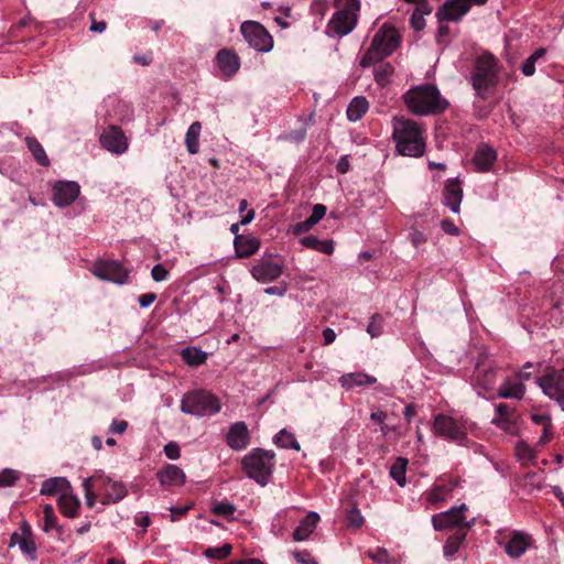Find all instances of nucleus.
Returning a JSON list of instances; mask_svg holds the SVG:
<instances>
[{"instance_id": "obj_1", "label": "nucleus", "mask_w": 564, "mask_h": 564, "mask_svg": "<svg viewBox=\"0 0 564 564\" xmlns=\"http://www.w3.org/2000/svg\"><path fill=\"white\" fill-rule=\"evenodd\" d=\"M392 126V139L400 155L420 158L425 153L426 135L420 123L411 119L394 118Z\"/></svg>"}, {"instance_id": "obj_2", "label": "nucleus", "mask_w": 564, "mask_h": 564, "mask_svg": "<svg viewBox=\"0 0 564 564\" xmlns=\"http://www.w3.org/2000/svg\"><path fill=\"white\" fill-rule=\"evenodd\" d=\"M403 99L409 110L416 116L436 115L448 107V101L432 84H422L409 89Z\"/></svg>"}, {"instance_id": "obj_3", "label": "nucleus", "mask_w": 564, "mask_h": 564, "mask_svg": "<svg viewBox=\"0 0 564 564\" xmlns=\"http://www.w3.org/2000/svg\"><path fill=\"white\" fill-rule=\"evenodd\" d=\"M400 44V37L394 26L383 24L375 34L370 46L360 59V66L370 67L394 52Z\"/></svg>"}, {"instance_id": "obj_4", "label": "nucleus", "mask_w": 564, "mask_h": 564, "mask_svg": "<svg viewBox=\"0 0 564 564\" xmlns=\"http://www.w3.org/2000/svg\"><path fill=\"white\" fill-rule=\"evenodd\" d=\"M498 61L491 54H482L475 62V67L470 76L473 88L477 95L487 99L498 83Z\"/></svg>"}, {"instance_id": "obj_5", "label": "nucleus", "mask_w": 564, "mask_h": 564, "mask_svg": "<svg viewBox=\"0 0 564 564\" xmlns=\"http://www.w3.org/2000/svg\"><path fill=\"white\" fill-rule=\"evenodd\" d=\"M274 457L272 451L254 448L242 458V468L249 478L261 486H265L272 476L275 465Z\"/></svg>"}, {"instance_id": "obj_6", "label": "nucleus", "mask_w": 564, "mask_h": 564, "mask_svg": "<svg viewBox=\"0 0 564 564\" xmlns=\"http://www.w3.org/2000/svg\"><path fill=\"white\" fill-rule=\"evenodd\" d=\"M336 6L338 10L328 22L327 34L330 36H345L356 25L360 3L359 0H336Z\"/></svg>"}, {"instance_id": "obj_7", "label": "nucleus", "mask_w": 564, "mask_h": 564, "mask_svg": "<svg viewBox=\"0 0 564 564\" xmlns=\"http://www.w3.org/2000/svg\"><path fill=\"white\" fill-rule=\"evenodd\" d=\"M220 409L219 399L205 390L187 392L181 400V411L197 417L214 415Z\"/></svg>"}, {"instance_id": "obj_8", "label": "nucleus", "mask_w": 564, "mask_h": 564, "mask_svg": "<svg viewBox=\"0 0 564 564\" xmlns=\"http://www.w3.org/2000/svg\"><path fill=\"white\" fill-rule=\"evenodd\" d=\"M466 511L467 506L462 503L449 510L436 513L432 517L433 528L436 531L457 529L459 532H467L475 524V518L467 520Z\"/></svg>"}, {"instance_id": "obj_9", "label": "nucleus", "mask_w": 564, "mask_h": 564, "mask_svg": "<svg viewBox=\"0 0 564 564\" xmlns=\"http://www.w3.org/2000/svg\"><path fill=\"white\" fill-rule=\"evenodd\" d=\"M96 490L101 495V503L110 505L121 501L127 495L128 489L121 481L113 480L101 471L93 475Z\"/></svg>"}, {"instance_id": "obj_10", "label": "nucleus", "mask_w": 564, "mask_h": 564, "mask_svg": "<svg viewBox=\"0 0 564 564\" xmlns=\"http://www.w3.org/2000/svg\"><path fill=\"white\" fill-rule=\"evenodd\" d=\"M240 32L247 43L256 51L268 53L273 47V39L265 28L256 21H245Z\"/></svg>"}, {"instance_id": "obj_11", "label": "nucleus", "mask_w": 564, "mask_h": 564, "mask_svg": "<svg viewBox=\"0 0 564 564\" xmlns=\"http://www.w3.org/2000/svg\"><path fill=\"white\" fill-rule=\"evenodd\" d=\"M432 429L435 435L444 437L448 441L463 444V442L466 440L465 425L449 415L437 414L434 417Z\"/></svg>"}, {"instance_id": "obj_12", "label": "nucleus", "mask_w": 564, "mask_h": 564, "mask_svg": "<svg viewBox=\"0 0 564 564\" xmlns=\"http://www.w3.org/2000/svg\"><path fill=\"white\" fill-rule=\"evenodd\" d=\"M283 262L273 259L272 254L263 256L251 267V275L261 283L276 280L283 272Z\"/></svg>"}, {"instance_id": "obj_13", "label": "nucleus", "mask_w": 564, "mask_h": 564, "mask_svg": "<svg viewBox=\"0 0 564 564\" xmlns=\"http://www.w3.org/2000/svg\"><path fill=\"white\" fill-rule=\"evenodd\" d=\"M91 273L105 281L116 284L128 282V271L116 260H99L93 264Z\"/></svg>"}, {"instance_id": "obj_14", "label": "nucleus", "mask_w": 564, "mask_h": 564, "mask_svg": "<svg viewBox=\"0 0 564 564\" xmlns=\"http://www.w3.org/2000/svg\"><path fill=\"white\" fill-rule=\"evenodd\" d=\"M539 387L564 410V369L536 379Z\"/></svg>"}, {"instance_id": "obj_15", "label": "nucleus", "mask_w": 564, "mask_h": 564, "mask_svg": "<svg viewBox=\"0 0 564 564\" xmlns=\"http://www.w3.org/2000/svg\"><path fill=\"white\" fill-rule=\"evenodd\" d=\"M102 148L115 154H122L128 150L129 142L121 128L110 126L100 135Z\"/></svg>"}, {"instance_id": "obj_16", "label": "nucleus", "mask_w": 564, "mask_h": 564, "mask_svg": "<svg viewBox=\"0 0 564 564\" xmlns=\"http://www.w3.org/2000/svg\"><path fill=\"white\" fill-rule=\"evenodd\" d=\"M497 377L498 370L495 366L478 361L473 375L475 387L481 390L478 394L481 395L491 390L497 382Z\"/></svg>"}, {"instance_id": "obj_17", "label": "nucleus", "mask_w": 564, "mask_h": 564, "mask_svg": "<svg viewBox=\"0 0 564 564\" xmlns=\"http://www.w3.org/2000/svg\"><path fill=\"white\" fill-rule=\"evenodd\" d=\"M80 187L73 181H58L53 186V202L58 207L69 206L79 195Z\"/></svg>"}, {"instance_id": "obj_18", "label": "nucleus", "mask_w": 564, "mask_h": 564, "mask_svg": "<svg viewBox=\"0 0 564 564\" xmlns=\"http://www.w3.org/2000/svg\"><path fill=\"white\" fill-rule=\"evenodd\" d=\"M11 545H18L22 553L28 555L32 561L36 558V544L32 536L31 527L26 521L20 525V532H13L11 535Z\"/></svg>"}, {"instance_id": "obj_19", "label": "nucleus", "mask_w": 564, "mask_h": 564, "mask_svg": "<svg viewBox=\"0 0 564 564\" xmlns=\"http://www.w3.org/2000/svg\"><path fill=\"white\" fill-rule=\"evenodd\" d=\"M226 443L234 451H242L249 445L250 433L243 421L236 422L229 426Z\"/></svg>"}, {"instance_id": "obj_20", "label": "nucleus", "mask_w": 564, "mask_h": 564, "mask_svg": "<svg viewBox=\"0 0 564 564\" xmlns=\"http://www.w3.org/2000/svg\"><path fill=\"white\" fill-rule=\"evenodd\" d=\"M469 11V6L464 0H447L436 12L440 22L459 21Z\"/></svg>"}, {"instance_id": "obj_21", "label": "nucleus", "mask_w": 564, "mask_h": 564, "mask_svg": "<svg viewBox=\"0 0 564 564\" xmlns=\"http://www.w3.org/2000/svg\"><path fill=\"white\" fill-rule=\"evenodd\" d=\"M156 476L163 487L182 486L186 480L183 469L173 464H169L164 468L160 469Z\"/></svg>"}, {"instance_id": "obj_22", "label": "nucleus", "mask_w": 564, "mask_h": 564, "mask_svg": "<svg viewBox=\"0 0 564 564\" xmlns=\"http://www.w3.org/2000/svg\"><path fill=\"white\" fill-rule=\"evenodd\" d=\"M531 544V536L521 532H513L505 543L508 556L517 558L525 553Z\"/></svg>"}, {"instance_id": "obj_23", "label": "nucleus", "mask_w": 564, "mask_h": 564, "mask_svg": "<svg viewBox=\"0 0 564 564\" xmlns=\"http://www.w3.org/2000/svg\"><path fill=\"white\" fill-rule=\"evenodd\" d=\"M216 59L220 70L227 77L235 75L240 67L239 56L230 50H220L217 53Z\"/></svg>"}, {"instance_id": "obj_24", "label": "nucleus", "mask_w": 564, "mask_h": 564, "mask_svg": "<svg viewBox=\"0 0 564 564\" xmlns=\"http://www.w3.org/2000/svg\"><path fill=\"white\" fill-rule=\"evenodd\" d=\"M234 247L238 258H248L260 248V241L252 236L236 235Z\"/></svg>"}, {"instance_id": "obj_25", "label": "nucleus", "mask_w": 564, "mask_h": 564, "mask_svg": "<svg viewBox=\"0 0 564 564\" xmlns=\"http://www.w3.org/2000/svg\"><path fill=\"white\" fill-rule=\"evenodd\" d=\"M463 198V189L457 180H448L444 189V203L449 209L457 214Z\"/></svg>"}, {"instance_id": "obj_26", "label": "nucleus", "mask_w": 564, "mask_h": 564, "mask_svg": "<svg viewBox=\"0 0 564 564\" xmlns=\"http://www.w3.org/2000/svg\"><path fill=\"white\" fill-rule=\"evenodd\" d=\"M496 159H497L496 151L492 148H490L486 144H482L481 147H479L477 149V151L474 155L473 162H474L477 171L487 172V171H489V169L491 167V165L494 164Z\"/></svg>"}, {"instance_id": "obj_27", "label": "nucleus", "mask_w": 564, "mask_h": 564, "mask_svg": "<svg viewBox=\"0 0 564 564\" xmlns=\"http://www.w3.org/2000/svg\"><path fill=\"white\" fill-rule=\"evenodd\" d=\"M525 393V386L520 380L507 378L498 389V395L505 399L521 400Z\"/></svg>"}, {"instance_id": "obj_28", "label": "nucleus", "mask_w": 564, "mask_h": 564, "mask_svg": "<svg viewBox=\"0 0 564 564\" xmlns=\"http://www.w3.org/2000/svg\"><path fill=\"white\" fill-rule=\"evenodd\" d=\"M57 503L61 512L65 517L75 518L78 516L80 501L78 497L72 492V488L59 495Z\"/></svg>"}, {"instance_id": "obj_29", "label": "nucleus", "mask_w": 564, "mask_h": 564, "mask_svg": "<svg viewBox=\"0 0 564 564\" xmlns=\"http://www.w3.org/2000/svg\"><path fill=\"white\" fill-rule=\"evenodd\" d=\"M319 521V516L315 511L308 512V514L300 522L293 532V539L295 541L306 540L315 530Z\"/></svg>"}, {"instance_id": "obj_30", "label": "nucleus", "mask_w": 564, "mask_h": 564, "mask_svg": "<svg viewBox=\"0 0 564 564\" xmlns=\"http://www.w3.org/2000/svg\"><path fill=\"white\" fill-rule=\"evenodd\" d=\"M377 379L364 372L345 373L339 378V383L344 389H352L356 387L371 386Z\"/></svg>"}, {"instance_id": "obj_31", "label": "nucleus", "mask_w": 564, "mask_h": 564, "mask_svg": "<svg viewBox=\"0 0 564 564\" xmlns=\"http://www.w3.org/2000/svg\"><path fill=\"white\" fill-rule=\"evenodd\" d=\"M70 488H72L70 484L66 478L53 477V478H48L43 481L40 491L42 495H48V496L55 495V494L62 495L63 492H66Z\"/></svg>"}, {"instance_id": "obj_32", "label": "nucleus", "mask_w": 564, "mask_h": 564, "mask_svg": "<svg viewBox=\"0 0 564 564\" xmlns=\"http://www.w3.org/2000/svg\"><path fill=\"white\" fill-rule=\"evenodd\" d=\"M369 109V102L364 96H357L349 102L346 113L351 122L360 120Z\"/></svg>"}, {"instance_id": "obj_33", "label": "nucleus", "mask_w": 564, "mask_h": 564, "mask_svg": "<svg viewBox=\"0 0 564 564\" xmlns=\"http://www.w3.org/2000/svg\"><path fill=\"white\" fill-rule=\"evenodd\" d=\"M300 242L312 250L319 251L324 254H332L334 252V241L330 239L321 240L317 237L310 235L303 237Z\"/></svg>"}, {"instance_id": "obj_34", "label": "nucleus", "mask_w": 564, "mask_h": 564, "mask_svg": "<svg viewBox=\"0 0 564 564\" xmlns=\"http://www.w3.org/2000/svg\"><path fill=\"white\" fill-rule=\"evenodd\" d=\"M202 130V124L198 121L193 122L187 129L185 135V144L187 151L191 154H196L199 150V134Z\"/></svg>"}, {"instance_id": "obj_35", "label": "nucleus", "mask_w": 564, "mask_h": 564, "mask_svg": "<svg viewBox=\"0 0 564 564\" xmlns=\"http://www.w3.org/2000/svg\"><path fill=\"white\" fill-rule=\"evenodd\" d=\"M182 359L188 366H200L207 360V354L200 348L186 347L181 351Z\"/></svg>"}, {"instance_id": "obj_36", "label": "nucleus", "mask_w": 564, "mask_h": 564, "mask_svg": "<svg viewBox=\"0 0 564 564\" xmlns=\"http://www.w3.org/2000/svg\"><path fill=\"white\" fill-rule=\"evenodd\" d=\"M273 442L276 446L281 448H291L295 451H300L301 446L296 441L293 433L289 432L285 429H282L273 438Z\"/></svg>"}, {"instance_id": "obj_37", "label": "nucleus", "mask_w": 564, "mask_h": 564, "mask_svg": "<svg viewBox=\"0 0 564 564\" xmlns=\"http://www.w3.org/2000/svg\"><path fill=\"white\" fill-rule=\"evenodd\" d=\"M25 143L39 164L42 166H47L50 164V160L43 147L35 138L28 137L25 139Z\"/></svg>"}, {"instance_id": "obj_38", "label": "nucleus", "mask_w": 564, "mask_h": 564, "mask_svg": "<svg viewBox=\"0 0 564 564\" xmlns=\"http://www.w3.org/2000/svg\"><path fill=\"white\" fill-rule=\"evenodd\" d=\"M453 487L448 485L436 484L432 487V489L427 492V501L432 505L443 502L447 499L449 494L452 492Z\"/></svg>"}, {"instance_id": "obj_39", "label": "nucleus", "mask_w": 564, "mask_h": 564, "mask_svg": "<svg viewBox=\"0 0 564 564\" xmlns=\"http://www.w3.org/2000/svg\"><path fill=\"white\" fill-rule=\"evenodd\" d=\"M497 416L492 419V423L497 426L507 430L510 423V417L513 413V409L506 403H500L496 408Z\"/></svg>"}, {"instance_id": "obj_40", "label": "nucleus", "mask_w": 564, "mask_h": 564, "mask_svg": "<svg viewBox=\"0 0 564 564\" xmlns=\"http://www.w3.org/2000/svg\"><path fill=\"white\" fill-rule=\"evenodd\" d=\"M516 455L523 465L534 464L536 453L533 447L524 442H519L516 446Z\"/></svg>"}, {"instance_id": "obj_41", "label": "nucleus", "mask_w": 564, "mask_h": 564, "mask_svg": "<svg viewBox=\"0 0 564 564\" xmlns=\"http://www.w3.org/2000/svg\"><path fill=\"white\" fill-rule=\"evenodd\" d=\"M408 460L403 457H399L390 468V476L397 481L400 487H404L406 484L405 471Z\"/></svg>"}, {"instance_id": "obj_42", "label": "nucleus", "mask_w": 564, "mask_h": 564, "mask_svg": "<svg viewBox=\"0 0 564 564\" xmlns=\"http://www.w3.org/2000/svg\"><path fill=\"white\" fill-rule=\"evenodd\" d=\"M546 53V50L543 47L534 51L523 63L521 70L524 76H532L535 72V63L542 58Z\"/></svg>"}, {"instance_id": "obj_43", "label": "nucleus", "mask_w": 564, "mask_h": 564, "mask_svg": "<svg viewBox=\"0 0 564 564\" xmlns=\"http://www.w3.org/2000/svg\"><path fill=\"white\" fill-rule=\"evenodd\" d=\"M466 534H467L466 531H463V532L456 531L455 534L449 536L444 544V554L446 556H451V555L455 554L458 551L462 542L465 540Z\"/></svg>"}, {"instance_id": "obj_44", "label": "nucleus", "mask_w": 564, "mask_h": 564, "mask_svg": "<svg viewBox=\"0 0 564 564\" xmlns=\"http://www.w3.org/2000/svg\"><path fill=\"white\" fill-rule=\"evenodd\" d=\"M367 555L377 564H399L397 557L392 556L388 550L378 547L375 551H368Z\"/></svg>"}, {"instance_id": "obj_45", "label": "nucleus", "mask_w": 564, "mask_h": 564, "mask_svg": "<svg viewBox=\"0 0 564 564\" xmlns=\"http://www.w3.org/2000/svg\"><path fill=\"white\" fill-rule=\"evenodd\" d=\"M393 66L390 63H382L375 67L373 75L376 82L380 86H384L389 83L390 77L393 74Z\"/></svg>"}, {"instance_id": "obj_46", "label": "nucleus", "mask_w": 564, "mask_h": 564, "mask_svg": "<svg viewBox=\"0 0 564 564\" xmlns=\"http://www.w3.org/2000/svg\"><path fill=\"white\" fill-rule=\"evenodd\" d=\"M232 546L229 543H225L218 547H208L204 551V555L210 560H225L230 555Z\"/></svg>"}, {"instance_id": "obj_47", "label": "nucleus", "mask_w": 564, "mask_h": 564, "mask_svg": "<svg viewBox=\"0 0 564 564\" xmlns=\"http://www.w3.org/2000/svg\"><path fill=\"white\" fill-rule=\"evenodd\" d=\"M83 488L85 491L86 505L89 508H93L96 503V492L95 491H97L93 476L87 477L83 480Z\"/></svg>"}, {"instance_id": "obj_48", "label": "nucleus", "mask_w": 564, "mask_h": 564, "mask_svg": "<svg viewBox=\"0 0 564 564\" xmlns=\"http://www.w3.org/2000/svg\"><path fill=\"white\" fill-rule=\"evenodd\" d=\"M212 511L217 516L230 517L236 511V506L228 501H216L213 503Z\"/></svg>"}, {"instance_id": "obj_49", "label": "nucleus", "mask_w": 564, "mask_h": 564, "mask_svg": "<svg viewBox=\"0 0 564 564\" xmlns=\"http://www.w3.org/2000/svg\"><path fill=\"white\" fill-rule=\"evenodd\" d=\"M43 513H44L43 531L48 532L52 529L56 528V525H57L53 507L51 505H45L43 507Z\"/></svg>"}, {"instance_id": "obj_50", "label": "nucleus", "mask_w": 564, "mask_h": 564, "mask_svg": "<svg viewBox=\"0 0 564 564\" xmlns=\"http://www.w3.org/2000/svg\"><path fill=\"white\" fill-rule=\"evenodd\" d=\"M382 317L380 315H373L367 327V333L372 337H378L382 334Z\"/></svg>"}, {"instance_id": "obj_51", "label": "nucleus", "mask_w": 564, "mask_h": 564, "mask_svg": "<svg viewBox=\"0 0 564 564\" xmlns=\"http://www.w3.org/2000/svg\"><path fill=\"white\" fill-rule=\"evenodd\" d=\"M18 479L19 473L13 469L6 468L0 471V487L12 486Z\"/></svg>"}, {"instance_id": "obj_52", "label": "nucleus", "mask_w": 564, "mask_h": 564, "mask_svg": "<svg viewBox=\"0 0 564 564\" xmlns=\"http://www.w3.org/2000/svg\"><path fill=\"white\" fill-rule=\"evenodd\" d=\"M328 8L329 7L327 0H314L311 6V11L314 15L322 20L327 13Z\"/></svg>"}, {"instance_id": "obj_53", "label": "nucleus", "mask_w": 564, "mask_h": 564, "mask_svg": "<svg viewBox=\"0 0 564 564\" xmlns=\"http://www.w3.org/2000/svg\"><path fill=\"white\" fill-rule=\"evenodd\" d=\"M411 26L415 31H421L425 28L424 12L421 9H415L411 15Z\"/></svg>"}, {"instance_id": "obj_54", "label": "nucleus", "mask_w": 564, "mask_h": 564, "mask_svg": "<svg viewBox=\"0 0 564 564\" xmlns=\"http://www.w3.org/2000/svg\"><path fill=\"white\" fill-rule=\"evenodd\" d=\"M193 508V505H186L184 507H170V520L172 522H175L180 520L181 517L185 516L191 509Z\"/></svg>"}, {"instance_id": "obj_55", "label": "nucleus", "mask_w": 564, "mask_h": 564, "mask_svg": "<svg viewBox=\"0 0 564 564\" xmlns=\"http://www.w3.org/2000/svg\"><path fill=\"white\" fill-rule=\"evenodd\" d=\"M151 275L155 282H162L166 280L169 271L165 269L163 264L158 263L152 268Z\"/></svg>"}, {"instance_id": "obj_56", "label": "nucleus", "mask_w": 564, "mask_h": 564, "mask_svg": "<svg viewBox=\"0 0 564 564\" xmlns=\"http://www.w3.org/2000/svg\"><path fill=\"white\" fill-rule=\"evenodd\" d=\"M326 214V207L322 204H316L313 207L312 214L310 215L308 219L316 225Z\"/></svg>"}, {"instance_id": "obj_57", "label": "nucleus", "mask_w": 564, "mask_h": 564, "mask_svg": "<svg viewBox=\"0 0 564 564\" xmlns=\"http://www.w3.org/2000/svg\"><path fill=\"white\" fill-rule=\"evenodd\" d=\"M347 519H348L349 524L355 528H360L364 523V517L361 516L360 511L357 509H352L348 513Z\"/></svg>"}, {"instance_id": "obj_58", "label": "nucleus", "mask_w": 564, "mask_h": 564, "mask_svg": "<svg viewBox=\"0 0 564 564\" xmlns=\"http://www.w3.org/2000/svg\"><path fill=\"white\" fill-rule=\"evenodd\" d=\"M164 454L170 459H177L181 455V451L176 443L171 442L164 446Z\"/></svg>"}, {"instance_id": "obj_59", "label": "nucleus", "mask_w": 564, "mask_h": 564, "mask_svg": "<svg viewBox=\"0 0 564 564\" xmlns=\"http://www.w3.org/2000/svg\"><path fill=\"white\" fill-rule=\"evenodd\" d=\"M128 427V422L124 420H113L109 431L113 434H123Z\"/></svg>"}, {"instance_id": "obj_60", "label": "nucleus", "mask_w": 564, "mask_h": 564, "mask_svg": "<svg viewBox=\"0 0 564 564\" xmlns=\"http://www.w3.org/2000/svg\"><path fill=\"white\" fill-rule=\"evenodd\" d=\"M313 226H315V225L307 218L304 221H300V223L294 225L293 234L294 235H302V234L311 230V228Z\"/></svg>"}, {"instance_id": "obj_61", "label": "nucleus", "mask_w": 564, "mask_h": 564, "mask_svg": "<svg viewBox=\"0 0 564 564\" xmlns=\"http://www.w3.org/2000/svg\"><path fill=\"white\" fill-rule=\"evenodd\" d=\"M531 420L542 427L551 426V417L545 413H534L531 415Z\"/></svg>"}, {"instance_id": "obj_62", "label": "nucleus", "mask_w": 564, "mask_h": 564, "mask_svg": "<svg viewBox=\"0 0 564 564\" xmlns=\"http://www.w3.org/2000/svg\"><path fill=\"white\" fill-rule=\"evenodd\" d=\"M441 227L448 235L456 236L459 234V229L452 220H448V219L442 220Z\"/></svg>"}, {"instance_id": "obj_63", "label": "nucleus", "mask_w": 564, "mask_h": 564, "mask_svg": "<svg viewBox=\"0 0 564 564\" xmlns=\"http://www.w3.org/2000/svg\"><path fill=\"white\" fill-rule=\"evenodd\" d=\"M156 300L155 293H145L139 297V304L142 308L149 307Z\"/></svg>"}, {"instance_id": "obj_64", "label": "nucleus", "mask_w": 564, "mask_h": 564, "mask_svg": "<svg viewBox=\"0 0 564 564\" xmlns=\"http://www.w3.org/2000/svg\"><path fill=\"white\" fill-rule=\"evenodd\" d=\"M294 557L300 564H317L316 561L312 558L307 553L295 552Z\"/></svg>"}]
</instances>
